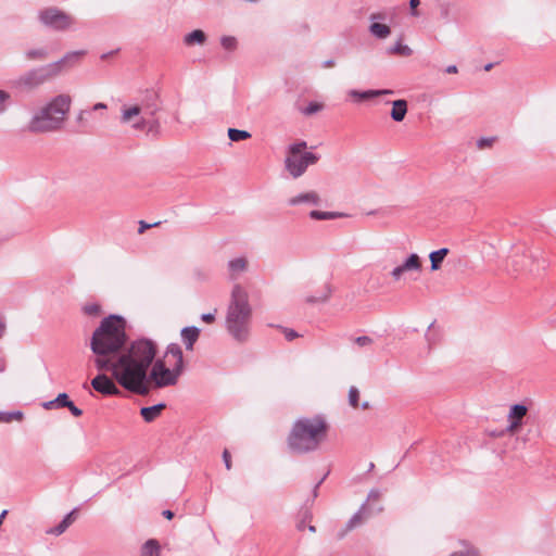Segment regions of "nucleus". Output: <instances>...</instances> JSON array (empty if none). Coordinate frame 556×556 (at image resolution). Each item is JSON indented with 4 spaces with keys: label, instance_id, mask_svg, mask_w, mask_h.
I'll return each mask as SVG.
<instances>
[{
    "label": "nucleus",
    "instance_id": "f257e3e1",
    "mask_svg": "<svg viewBox=\"0 0 556 556\" xmlns=\"http://www.w3.org/2000/svg\"><path fill=\"white\" fill-rule=\"evenodd\" d=\"M126 340V323L121 316L103 318L90 340V349L96 355L94 365L99 370L111 371L124 389L146 395L147 370L156 356L157 345L141 338L123 351Z\"/></svg>",
    "mask_w": 556,
    "mask_h": 556
},
{
    "label": "nucleus",
    "instance_id": "f03ea898",
    "mask_svg": "<svg viewBox=\"0 0 556 556\" xmlns=\"http://www.w3.org/2000/svg\"><path fill=\"white\" fill-rule=\"evenodd\" d=\"M329 429V422L323 414L295 419L287 437L289 451L298 455L316 452L326 442Z\"/></svg>",
    "mask_w": 556,
    "mask_h": 556
},
{
    "label": "nucleus",
    "instance_id": "7ed1b4c3",
    "mask_svg": "<svg viewBox=\"0 0 556 556\" xmlns=\"http://www.w3.org/2000/svg\"><path fill=\"white\" fill-rule=\"evenodd\" d=\"M72 104L71 94H55L33 111L27 123V130L36 135L61 131L65 127Z\"/></svg>",
    "mask_w": 556,
    "mask_h": 556
},
{
    "label": "nucleus",
    "instance_id": "20e7f679",
    "mask_svg": "<svg viewBox=\"0 0 556 556\" xmlns=\"http://www.w3.org/2000/svg\"><path fill=\"white\" fill-rule=\"evenodd\" d=\"M253 307L248 290L240 283L231 288L225 314V329L237 342H245L250 337Z\"/></svg>",
    "mask_w": 556,
    "mask_h": 556
},
{
    "label": "nucleus",
    "instance_id": "39448f33",
    "mask_svg": "<svg viewBox=\"0 0 556 556\" xmlns=\"http://www.w3.org/2000/svg\"><path fill=\"white\" fill-rule=\"evenodd\" d=\"M157 111V106L143 108L139 104H123L121 108L119 122L134 131L157 137L161 134V123L155 116Z\"/></svg>",
    "mask_w": 556,
    "mask_h": 556
},
{
    "label": "nucleus",
    "instance_id": "423d86ee",
    "mask_svg": "<svg viewBox=\"0 0 556 556\" xmlns=\"http://www.w3.org/2000/svg\"><path fill=\"white\" fill-rule=\"evenodd\" d=\"M182 370L172 365V368L166 367L163 359L152 361V364L147 370V382L148 393L151 390L150 384L153 383L155 388H165L175 386Z\"/></svg>",
    "mask_w": 556,
    "mask_h": 556
},
{
    "label": "nucleus",
    "instance_id": "0eeeda50",
    "mask_svg": "<svg viewBox=\"0 0 556 556\" xmlns=\"http://www.w3.org/2000/svg\"><path fill=\"white\" fill-rule=\"evenodd\" d=\"M55 78L49 64L31 68L12 80L11 86L21 91H31Z\"/></svg>",
    "mask_w": 556,
    "mask_h": 556
},
{
    "label": "nucleus",
    "instance_id": "6e6552de",
    "mask_svg": "<svg viewBox=\"0 0 556 556\" xmlns=\"http://www.w3.org/2000/svg\"><path fill=\"white\" fill-rule=\"evenodd\" d=\"M38 20L43 26L56 31L73 29L76 24V20L73 15L55 7L39 11Z\"/></svg>",
    "mask_w": 556,
    "mask_h": 556
},
{
    "label": "nucleus",
    "instance_id": "1a4fd4ad",
    "mask_svg": "<svg viewBox=\"0 0 556 556\" xmlns=\"http://www.w3.org/2000/svg\"><path fill=\"white\" fill-rule=\"evenodd\" d=\"M318 156L312 152H304L302 155L288 154L285 160L286 169L293 178L302 176L309 165L315 164Z\"/></svg>",
    "mask_w": 556,
    "mask_h": 556
},
{
    "label": "nucleus",
    "instance_id": "9d476101",
    "mask_svg": "<svg viewBox=\"0 0 556 556\" xmlns=\"http://www.w3.org/2000/svg\"><path fill=\"white\" fill-rule=\"evenodd\" d=\"M86 50H76L65 53L60 60L49 63L55 77L60 76L63 71L70 70L80 63L86 55Z\"/></svg>",
    "mask_w": 556,
    "mask_h": 556
},
{
    "label": "nucleus",
    "instance_id": "9b49d317",
    "mask_svg": "<svg viewBox=\"0 0 556 556\" xmlns=\"http://www.w3.org/2000/svg\"><path fill=\"white\" fill-rule=\"evenodd\" d=\"M421 269H422V263H421L419 255L416 253H412L404 260V262L402 264L395 266L391 270L390 275L394 281H399L403 278V276L406 273H412V271L420 273Z\"/></svg>",
    "mask_w": 556,
    "mask_h": 556
},
{
    "label": "nucleus",
    "instance_id": "f8f14e48",
    "mask_svg": "<svg viewBox=\"0 0 556 556\" xmlns=\"http://www.w3.org/2000/svg\"><path fill=\"white\" fill-rule=\"evenodd\" d=\"M386 20V14L382 12L371 13L369 15V34L379 40H384L391 35V28L387 24L381 23L380 21Z\"/></svg>",
    "mask_w": 556,
    "mask_h": 556
},
{
    "label": "nucleus",
    "instance_id": "ddd939ff",
    "mask_svg": "<svg viewBox=\"0 0 556 556\" xmlns=\"http://www.w3.org/2000/svg\"><path fill=\"white\" fill-rule=\"evenodd\" d=\"M92 388L103 395H119L121 390L116 387L114 381L104 374L96 376L91 380Z\"/></svg>",
    "mask_w": 556,
    "mask_h": 556
},
{
    "label": "nucleus",
    "instance_id": "4468645a",
    "mask_svg": "<svg viewBox=\"0 0 556 556\" xmlns=\"http://www.w3.org/2000/svg\"><path fill=\"white\" fill-rule=\"evenodd\" d=\"M528 408L523 404H515L508 413L509 425L506 428L508 433H515L522 424V418L527 415Z\"/></svg>",
    "mask_w": 556,
    "mask_h": 556
},
{
    "label": "nucleus",
    "instance_id": "2eb2a0df",
    "mask_svg": "<svg viewBox=\"0 0 556 556\" xmlns=\"http://www.w3.org/2000/svg\"><path fill=\"white\" fill-rule=\"evenodd\" d=\"M386 94H394V91L391 89H377V90H365V91L352 89V90H349V92H348V96L356 102L370 100V99H374V98H377L380 96H386Z\"/></svg>",
    "mask_w": 556,
    "mask_h": 556
},
{
    "label": "nucleus",
    "instance_id": "dca6fc26",
    "mask_svg": "<svg viewBox=\"0 0 556 556\" xmlns=\"http://www.w3.org/2000/svg\"><path fill=\"white\" fill-rule=\"evenodd\" d=\"M248 269V260L243 256L232 258L227 263L229 279L237 280Z\"/></svg>",
    "mask_w": 556,
    "mask_h": 556
},
{
    "label": "nucleus",
    "instance_id": "f3484780",
    "mask_svg": "<svg viewBox=\"0 0 556 556\" xmlns=\"http://www.w3.org/2000/svg\"><path fill=\"white\" fill-rule=\"evenodd\" d=\"M530 260L531 262L539 261V255L534 253H522V254H516L514 257H511L510 265L513 266V270L515 273L527 270L529 273H534L535 269L530 267L527 268L525 263L526 261Z\"/></svg>",
    "mask_w": 556,
    "mask_h": 556
},
{
    "label": "nucleus",
    "instance_id": "a211bd4d",
    "mask_svg": "<svg viewBox=\"0 0 556 556\" xmlns=\"http://www.w3.org/2000/svg\"><path fill=\"white\" fill-rule=\"evenodd\" d=\"M320 201V197L316 191H308L290 198L288 200V204L290 206H296L300 204L319 205Z\"/></svg>",
    "mask_w": 556,
    "mask_h": 556
},
{
    "label": "nucleus",
    "instance_id": "6ab92c4d",
    "mask_svg": "<svg viewBox=\"0 0 556 556\" xmlns=\"http://www.w3.org/2000/svg\"><path fill=\"white\" fill-rule=\"evenodd\" d=\"M200 337V329L195 326L185 327L180 331V338L187 351H193L194 343Z\"/></svg>",
    "mask_w": 556,
    "mask_h": 556
},
{
    "label": "nucleus",
    "instance_id": "aec40b11",
    "mask_svg": "<svg viewBox=\"0 0 556 556\" xmlns=\"http://www.w3.org/2000/svg\"><path fill=\"white\" fill-rule=\"evenodd\" d=\"M165 356L173 357L175 362L172 365L184 371V354L181 348L177 343H170L166 348Z\"/></svg>",
    "mask_w": 556,
    "mask_h": 556
},
{
    "label": "nucleus",
    "instance_id": "412c9836",
    "mask_svg": "<svg viewBox=\"0 0 556 556\" xmlns=\"http://www.w3.org/2000/svg\"><path fill=\"white\" fill-rule=\"evenodd\" d=\"M165 408L164 403H159L153 406L142 407L140 409V415L142 416L143 420L147 422H151L155 420L162 413V410Z\"/></svg>",
    "mask_w": 556,
    "mask_h": 556
},
{
    "label": "nucleus",
    "instance_id": "4be33fe9",
    "mask_svg": "<svg viewBox=\"0 0 556 556\" xmlns=\"http://www.w3.org/2000/svg\"><path fill=\"white\" fill-rule=\"evenodd\" d=\"M407 113L406 100H395L392 102L391 118L394 122H402Z\"/></svg>",
    "mask_w": 556,
    "mask_h": 556
},
{
    "label": "nucleus",
    "instance_id": "5701e85b",
    "mask_svg": "<svg viewBox=\"0 0 556 556\" xmlns=\"http://www.w3.org/2000/svg\"><path fill=\"white\" fill-rule=\"evenodd\" d=\"M205 41H206V35L201 29H195V30L185 35V37H184V43L189 47L194 46V45L202 46L205 43Z\"/></svg>",
    "mask_w": 556,
    "mask_h": 556
},
{
    "label": "nucleus",
    "instance_id": "b1692460",
    "mask_svg": "<svg viewBox=\"0 0 556 556\" xmlns=\"http://www.w3.org/2000/svg\"><path fill=\"white\" fill-rule=\"evenodd\" d=\"M448 254L447 248H442L437 251H432L429 255L431 262V270H438L443 262L444 257Z\"/></svg>",
    "mask_w": 556,
    "mask_h": 556
},
{
    "label": "nucleus",
    "instance_id": "393cba45",
    "mask_svg": "<svg viewBox=\"0 0 556 556\" xmlns=\"http://www.w3.org/2000/svg\"><path fill=\"white\" fill-rule=\"evenodd\" d=\"M75 513H76V509H74L71 513H68L63 518V520L56 527H54L53 529L48 531V533H51V534H54V535H60L63 532H65V530L73 523Z\"/></svg>",
    "mask_w": 556,
    "mask_h": 556
},
{
    "label": "nucleus",
    "instance_id": "a878e982",
    "mask_svg": "<svg viewBox=\"0 0 556 556\" xmlns=\"http://www.w3.org/2000/svg\"><path fill=\"white\" fill-rule=\"evenodd\" d=\"M70 402L71 400L66 393H60L54 400L45 402L42 406L46 409H52L55 407H66Z\"/></svg>",
    "mask_w": 556,
    "mask_h": 556
},
{
    "label": "nucleus",
    "instance_id": "bb28decb",
    "mask_svg": "<svg viewBox=\"0 0 556 556\" xmlns=\"http://www.w3.org/2000/svg\"><path fill=\"white\" fill-rule=\"evenodd\" d=\"M141 556H160L159 542L154 539L148 540L141 548Z\"/></svg>",
    "mask_w": 556,
    "mask_h": 556
},
{
    "label": "nucleus",
    "instance_id": "cd10ccee",
    "mask_svg": "<svg viewBox=\"0 0 556 556\" xmlns=\"http://www.w3.org/2000/svg\"><path fill=\"white\" fill-rule=\"evenodd\" d=\"M91 117V111L85 109V110H79L75 116V123L77 124V126L83 129V130H86L88 128H90V122H89V118Z\"/></svg>",
    "mask_w": 556,
    "mask_h": 556
},
{
    "label": "nucleus",
    "instance_id": "c85d7f7f",
    "mask_svg": "<svg viewBox=\"0 0 556 556\" xmlns=\"http://www.w3.org/2000/svg\"><path fill=\"white\" fill-rule=\"evenodd\" d=\"M366 513V504H363L361 508L351 517L346 523L348 530H352L356 526L361 525L364 520Z\"/></svg>",
    "mask_w": 556,
    "mask_h": 556
},
{
    "label": "nucleus",
    "instance_id": "c756f323",
    "mask_svg": "<svg viewBox=\"0 0 556 556\" xmlns=\"http://www.w3.org/2000/svg\"><path fill=\"white\" fill-rule=\"evenodd\" d=\"M388 53L389 54H399V55H403V56H409V55H412L413 50L408 46L403 45L401 41H397L396 43H394L392 47H390L388 49Z\"/></svg>",
    "mask_w": 556,
    "mask_h": 556
},
{
    "label": "nucleus",
    "instance_id": "7c9ffc66",
    "mask_svg": "<svg viewBox=\"0 0 556 556\" xmlns=\"http://www.w3.org/2000/svg\"><path fill=\"white\" fill-rule=\"evenodd\" d=\"M49 55V52L46 48H36L29 49L25 52V56L27 60H46Z\"/></svg>",
    "mask_w": 556,
    "mask_h": 556
},
{
    "label": "nucleus",
    "instance_id": "2f4dec72",
    "mask_svg": "<svg viewBox=\"0 0 556 556\" xmlns=\"http://www.w3.org/2000/svg\"><path fill=\"white\" fill-rule=\"evenodd\" d=\"M331 288L329 285H325L323 292L318 296H308L306 299L307 303L316 304V303H324L328 301V299L331 295Z\"/></svg>",
    "mask_w": 556,
    "mask_h": 556
},
{
    "label": "nucleus",
    "instance_id": "473e14b6",
    "mask_svg": "<svg viewBox=\"0 0 556 556\" xmlns=\"http://www.w3.org/2000/svg\"><path fill=\"white\" fill-rule=\"evenodd\" d=\"M228 137L231 141H241L251 138V134L247 130L236 129V128H229L228 129Z\"/></svg>",
    "mask_w": 556,
    "mask_h": 556
},
{
    "label": "nucleus",
    "instance_id": "72a5a7b5",
    "mask_svg": "<svg viewBox=\"0 0 556 556\" xmlns=\"http://www.w3.org/2000/svg\"><path fill=\"white\" fill-rule=\"evenodd\" d=\"M339 214L334 213V212H321V211H311L309 212V217L312 219H316V220H328V219H333L336 217H338Z\"/></svg>",
    "mask_w": 556,
    "mask_h": 556
},
{
    "label": "nucleus",
    "instance_id": "f704fd0d",
    "mask_svg": "<svg viewBox=\"0 0 556 556\" xmlns=\"http://www.w3.org/2000/svg\"><path fill=\"white\" fill-rule=\"evenodd\" d=\"M220 43H222V47L228 51H232L237 47V40L235 37H231V36L223 37L220 40Z\"/></svg>",
    "mask_w": 556,
    "mask_h": 556
},
{
    "label": "nucleus",
    "instance_id": "c9c22d12",
    "mask_svg": "<svg viewBox=\"0 0 556 556\" xmlns=\"http://www.w3.org/2000/svg\"><path fill=\"white\" fill-rule=\"evenodd\" d=\"M359 391L356 387H351L349 390V403L352 407H358Z\"/></svg>",
    "mask_w": 556,
    "mask_h": 556
},
{
    "label": "nucleus",
    "instance_id": "e433bc0d",
    "mask_svg": "<svg viewBox=\"0 0 556 556\" xmlns=\"http://www.w3.org/2000/svg\"><path fill=\"white\" fill-rule=\"evenodd\" d=\"M450 556H480L479 551L473 546H466L463 551H456Z\"/></svg>",
    "mask_w": 556,
    "mask_h": 556
},
{
    "label": "nucleus",
    "instance_id": "4c0bfd02",
    "mask_svg": "<svg viewBox=\"0 0 556 556\" xmlns=\"http://www.w3.org/2000/svg\"><path fill=\"white\" fill-rule=\"evenodd\" d=\"M306 142L305 141H299V142H295V143H292L289 146V149H288V154H299V155H302L303 153L302 150L306 148Z\"/></svg>",
    "mask_w": 556,
    "mask_h": 556
},
{
    "label": "nucleus",
    "instance_id": "58836bf2",
    "mask_svg": "<svg viewBox=\"0 0 556 556\" xmlns=\"http://www.w3.org/2000/svg\"><path fill=\"white\" fill-rule=\"evenodd\" d=\"M84 312L89 316H98L101 313V306L97 303H90L84 306Z\"/></svg>",
    "mask_w": 556,
    "mask_h": 556
},
{
    "label": "nucleus",
    "instance_id": "ea45409f",
    "mask_svg": "<svg viewBox=\"0 0 556 556\" xmlns=\"http://www.w3.org/2000/svg\"><path fill=\"white\" fill-rule=\"evenodd\" d=\"M323 110V104L317 102H311L302 111L305 115H313Z\"/></svg>",
    "mask_w": 556,
    "mask_h": 556
},
{
    "label": "nucleus",
    "instance_id": "a19ab883",
    "mask_svg": "<svg viewBox=\"0 0 556 556\" xmlns=\"http://www.w3.org/2000/svg\"><path fill=\"white\" fill-rule=\"evenodd\" d=\"M11 96L8 91L0 89V113L4 112L7 109V102L10 100Z\"/></svg>",
    "mask_w": 556,
    "mask_h": 556
},
{
    "label": "nucleus",
    "instance_id": "79ce46f5",
    "mask_svg": "<svg viewBox=\"0 0 556 556\" xmlns=\"http://www.w3.org/2000/svg\"><path fill=\"white\" fill-rule=\"evenodd\" d=\"M354 342L361 346V348H365V346H369L372 344V339L368 336H361V337H357L355 338Z\"/></svg>",
    "mask_w": 556,
    "mask_h": 556
},
{
    "label": "nucleus",
    "instance_id": "37998d69",
    "mask_svg": "<svg viewBox=\"0 0 556 556\" xmlns=\"http://www.w3.org/2000/svg\"><path fill=\"white\" fill-rule=\"evenodd\" d=\"M5 416L8 418V422H11L13 420L21 421L24 417V415L21 410L9 412V413L5 412Z\"/></svg>",
    "mask_w": 556,
    "mask_h": 556
},
{
    "label": "nucleus",
    "instance_id": "c03bdc74",
    "mask_svg": "<svg viewBox=\"0 0 556 556\" xmlns=\"http://www.w3.org/2000/svg\"><path fill=\"white\" fill-rule=\"evenodd\" d=\"M216 308L211 312V313H204L201 315V319L202 321L206 323V324H213L216 319Z\"/></svg>",
    "mask_w": 556,
    "mask_h": 556
},
{
    "label": "nucleus",
    "instance_id": "a18cd8bd",
    "mask_svg": "<svg viewBox=\"0 0 556 556\" xmlns=\"http://www.w3.org/2000/svg\"><path fill=\"white\" fill-rule=\"evenodd\" d=\"M66 407L75 417H79L83 415V410L78 408L72 401L68 403Z\"/></svg>",
    "mask_w": 556,
    "mask_h": 556
},
{
    "label": "nucleus",
    "instance_id": "49530a36",
    "mask_svg": "<svg viewBox=\"0 0 556 556\" xmlns=\"http://www.w3.org/2000/svg\"><path fill=\"white\" fill-rule=\"evenodd\" d=\"M419 4H420V0H409L410 14L413 16L419 15V12L416 10Z\"/></svg>",
    "mask_w": 556,
    "mask_h": 556
},
{
    "label": "nucleus",
    "instance_id": "de8ad7c7",
    "mask_svg": "<svg viewBox=\"0 0 556 556\" xmlns=\"http://www.w3.org/2000/svg\"><path fill=\"white\" fill-rule=\"evenodd\" d=\"M285 337L288 341H292L299 337V333L293 329H283Z\"/></svg>",
    "mask_w": 556,
    "mask_h": 556
},
{
    "label": "nucleus",
    "instance_id": "09e8293b",
    "mask_svg": "<svg viewBox=\"0 0 556 556\" xmlns=\"http://www.w3.org/2000/svg\"><path fill=\"white\" fill-rule=\"evenodd\" d=\"M311 518H312V514H311L309 511H307V510H306V511L304 513V517H303V519H302L301 521H299V522H298V525H296L298 530L303 531V530H304V528H305V520H306V519H311Z\"/></svg>",
    "mask_w": 556,
    "mask_h": 556
},
{
    "label": "nucleus",
    "instance_id": "8fccbe9b",
    "mask_svg": "<svg viewBox=\"0 0 556 556\" xmlns=\"http://www.w3.org/2000/svg\"><path fill=\"white\" fill-rule=\"evenodd\" d=\"M108 109V105L103 102H98L96 104L92 105L91 109H88L89 111L92 112H97V111H105Z\"/></svg>",
    "mask_w": 556,
    "mask_h": 556
},
{
    "label": "nucleus",
    "instance_id": "3c124183",
    "mask_svg": "<svg viewBox=\"0 0 556 556\" xmlns=\"http://www.w3.org/2000/svg\"><path fill=\"white\" fill-rule=\"evenodd\" d=\"M157 223L153 224V226H156ZM152 225L151 224H147L146 222L141 220L139 223V229H138V232L139 233H143L147 229L151 228Z\"/></svg>",
    "mask_w": 556,
    "mask_h": 556
},
{
    "label": "nucleus",
    "instance_id": "603ef678",
    "mask_svg": "<svg viewBox=\"0 0 556 556\" xmlns=\"http://www.w3.org/2000/svg\"><path fill=\"white\" fill-rule=\"evenodd\" d=\"M223 459H224L226 468L229 470L231 468V462H230V454L227 450H225L223 453Z\"/></svg>",
    "mask_w": 556,
    "mask_h": 556
},
{
    "label": "nucleus",
    "instance_id": "864d4df0",
    "mask_svg": "<svg viewBox=\"0 0 556 556\" xmlns=\"http://www.w3.org/2000/svg\"><path fill=\"white\" fill-rule=\"evenodd\" d=\"M380 498V492L376 489L370 490L367 500L378 501Z\"/></svg>",
    "mask_w": 556,
    "mask_h": 556
},
{
    "label": "nucleus",
    "instance_id": "5fc2aeb1",
    "mask_svg": "<svg viewBox=\"0 0 556 556\" xmlns=\"http://www.w3.org/2000/svg\"><path fill=\"white\" fill-rule=\"evenodd\" d=\"M492 142L491 139H488V138H481L479 141H478V147L479 148H484L486 146H490Z\"/></svg>",
    "mask_w": 556,
    "mask_h": 556
},
{
    "label": "nucleus",
    "instance_id": "6e6d98bb",
    "mask_svg": "<svg viewBox=\"0 0 556 556\" xmlns=\"http://www.w3.org/2000/svg\"><path fill=\"white\" fill-rule=\"evenodd\" d=\"M7 329L5 321L3 317L0 316V339L4 336Z\"/></svg>",
    "mask_w": 556,
    "mask_h": 556
},
{
    "label": "nucleus",
    "instance_id": "4d7b16f0",
    "mask_svg": "<svg viewBox=\"0 0 556 556\" xmlns=\"http://www.w3.org/2000/svg\"><path fill=\"white\" fill-rule=\"evenodd\" d=\"M7 368V361L2 353H0V372H3Z\"/></svg>",
    "mask_w": 556,
    "mask_h": 556
},
{
    "label": "nucleus",
    "instance_id": "13d9d810",
    "mask_svg": "<svg viewBox=\"0 0 556 556\" xmlns=\"http://www.w3.org/2000/svg\"><path fill=\"white\" fill-rule=\"evenodd\" d=\"M445 72L447 74H456L458 72V68L456 65H448L446 68H445Z\"/></svg>",
    "mask_w": 556,
    "mask_h": 556
},
{
    "label": "nucleus",
    "instance_id": "bf43d9fd",
    "mask_svg": "<svg viewBox=\"0 0 556 556\" xmlns=\"http://www.w3.org/2000/svg\"><path fill=\"white\" fill-rule=\"evenodd\" d=\"M162 515L166 518V519H172L174 517V513L169 509H166V510H163Z\"/></svg>",
    "mask_w": 556,
    "mask_h": 556
},
{
    "label": "nucleus",
    "instance_id": "052dcab7",
    "mask_svg": "<svg viewBox=\"0 0 556 556\" xmlns=\"http://www.w3.org/2000/svg\"><path fill=\"white\" fill-rule=\"evenodd\" d=\"M0 422H8L5 412H0Z\"/></svg>",
    "mask_w": 556,
    "mask_h": 556
},
{
    "label": "nucleus",
    "instance_id": "680f3d73",
    "mask_svg": "<svg viewBox=\"0 0 556 556\" xmlns=\"http://www.w3.org/2000/svg\"><path fill=\"white\" fill-rule=\"evenodd\" d=\"M114 53H115V51H111V52H108V53H103V54L101 55V59H102V60H104V59H106V58H110V56H111V55H113Z\"/></svg>",
    "mask_w": 556,
    "mask_h": 556
},
{
    "label": "nucleus",
    "instance_id": "e2e57ef3",
    "mask_svg": "<svg viewBox=\"0 0 556 556\" xmlns=\"http://www.w3.org/2000/svg\"><path fill=\"white\" fill-rule=\"evenodd\" d=\"M333 64H334L333 60H328V61H326V62L324 63V66H325V67H330V66H333Z\"/></svg>",
    "mask_w": 556,
    "mask_h": 556
},
{
    "label": "nucleus",
    "instance_id": "0e129e2a",
    "mask_svg": "<svg viewBox=\"0 0 556 556\" xmlns=\"http://www.w3.org/2000/svg\"><path fill=\"white\" fill-rule=\"evenodd\" d=\"M362 408H363V409H368V408H369V403H368V402H364V403L362 404Z\"/></svg>",
    "mask_w": 556,
    "mask_h": 556
},
{
    "label": "nucleus",
    "instance_id": "69168bd1",
    "mask_svg": "<svg viewBox=\"0 0 556 556\" xmlns=\"http://www.w3.org/2000/svg\"><path fill=\"white\" fill-rule=\"evenodd\" d=\"M493 64L492 63H489L484 66V70L485 71H490L492 68Z\"/></svg>",
    "mask_w": 556,
    "mask_h": 556
},
{
    "label": "nucleus",
    "instance_id": "338daca9",
    "mask_svg": "<svg viewBox=\"0 0 556 556\" xmlns=\"http://www.w3.org/2000/svg\"><path fill=\"white\" fill-rule=\"evenodd\" d=\"M308 530H309V532L314 533L316 531V528L314 526H308Z\"/></svg>",
    "mask_w": 556,
    "mask_h": 556
},
{
    "label": "nucleus",
    "instance_id": "774afa93",
    "mask_svg": "<svg viewBox=\"0 0 556 556\" xmlns=\"http://www.w3.org/2000/svg\"><path fill=\"white\" fill-rule=\"evenodd\" d=\"M317 489H318V484L315 485V489H314V496H317Z\"/></svg>",
    "mask_w": 556,
    "mask_h": 556
}]
</instances>
